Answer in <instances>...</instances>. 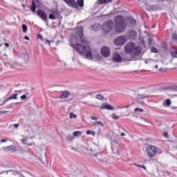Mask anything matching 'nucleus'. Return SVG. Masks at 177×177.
Masks as SVG:
<instances>
[{
  "instance_id": "obj_35",
  "label": "nucleus",
  "mask_w": 177,
  "mask_h": 177,
  "mask_svg": "<svg viewBox=\"0 0 177 177\" xmlns=\"http://www.w3.org/2000/svg\"><path fill=\"white\" fill-rule=\"evenodd\" d=\"M111 143L112 145H118V141L117 140H115V139H111Z\"/></svg>"
},
{
  "instance_id": "obj_41",
  "label": "nucleus",
  "mask_w": 177,
  "mask_h": 177,
  "mask_svg": "<svg viewBox=\"0 0 177 177\" xmlns=\"http://www.w3.org/2000/svg\"><path fill=\"white\" fill-rule=\"evenodd\" d=\"M151 50L153 52V53H157V48H156V47H152Z\"/></svg>"
},
{
  "instance_id": "obj_45",
  "label": "nucleus",
  "mask_w": 177,
  "mask_h": 177,
  "mask_svg": "<svg viewBox=\"0 0 177 177\" xmlns=\"http://www.w3.org/2000/svg\"><path fill=\"white\" fill-rule=\"evenodd\" d=\"M130 23H131V24H136V21H135V19H131L130 20Z\"/></svg>"
},
{
  "instance_id": "obj_15",
  "label": "nucleus",
  "mask_w": 177,
  "mask_h": 177,
  "mask_svg": "<svg viewBox=\"0 0 177 177\" xmlns=\"http://www.w3.org/2000/svg\"><path fill=\"white\" fill-rule=\"evenodd\" d=\"M100 109L102 110H115L114 107H113V106H111L110 104H107V103H104L102 104V106H100Z\"/></svg>"
},
{
  "instance_id": "obj_52",
  "label": "nucleus",
  "mask_w": 177,
  "mask_h": 177,
  "mask_svg": "<svg viewBox=\"0 0 177 177\" xmlns=\"http://www.w3.org/2000/svg\"><path fill=\"white\" fill-rule=\"evenodd\" d=\"M13 125H14L15 128H17V129L19 128V123L15 124Z\"/></svg>"
},
{
  "instance_id": "obj_20",
  "label": "nucleus",
  "mask_w": 177,
  "mask_h": 177,
  "mask_svg": "<svg viewBox=\"0 0 177 177\" xmlns=\"http://www.w3.org/2000/svg\"><path fill=\"white\" fill-rule=\"evenodd\" d=\"M30 10L32 12H33V13H35L36 10H37V6L35 5V1H32Z\"/></svg>"
},
{
  "instance_id": "obj_13",
  "label": "nucleus",
  "mask_w": 177,
  "mask_h": 177,
  "mask_svg": "<svg viewBox=\"0 0 177 177\" xmlns=\"http://www.w3.org/2000/svg\"><path fill=\"white\" fill-rule=\"evenodd\" d=\"M113 60L115 63H121L122 62V59L121 58V55H120V54H118V53H113Z\"/></svg>"
},
{
  "instance_id": "obj_64",
  "label": "nucleus",
  "mask_w": 177,
  "mask_h": 177,
  "mask_svg": "<svg viewBox=\"0 0 177 177\" xmlns=\"http://www.w3.org/2000/svg\"><path fill=\"white\" fill-rule=\"evenodd\" d=\"M2 100V99H0V102Z\"/></svg>"
},
{
  "instance_id": "obj_32",
  "label": "nucleus",
  "mask_w": 177,
  "mask_h": 177,
  "mask_svg": "<svg viewBox=\"0 0 177 177\" xmlns=\"http://www.w3.org/2000/svg\"><path fill=\"white\" fill-rule=\"evenodd\" d=\"M95 125H97V127H103V122L100 121H96L94 122Z\"/></svg>"
},
{
  "instance_id": "obj_42",
  "label": "nucleus",
  "mask_w": 177,
  "mask_h": 177,
  "mask_svg": "<svg viewBox=\"0 0 177 177\" xmlns=\"http://www.w3.org/2000/svg\"><path fill=\"white\" fill-rule=\"evenodd\" d=\"M21 100H26L27 99V95H23L21 96Z\"/></svg>"
},
{
  "instance_id": "obj_31",
  "label": "nucleus",
  "mask_w": 177,
  "mask_h": 177,
  "mask_svg": "<svg viewBox=\"0 0 177 177\" xmlns=\"http://www.w3.org/2000/svg\"><path fill=\"white\" fill-rule=\"evenodd\" d=\"M171 53L173 57H177V50H174Z\"/></svg>"
},
{
  "instance_id": "obj_12",
  "label": "nucleus",
  "mask_w": 177,
  "mask_h": 177,
  "mask_svg": "<svg viewBox=\"0 0 177 177\" xmlns=\"http://www.w3.org/2000/svg\"><path fill=\"white\" fill-rule=\"evenodd\" d=\"M68 6H71V8H75V9H78V4L75 3V0H64Z\"/></svg>"
},
{
  "instance_id": "obj_51",
  "label": "nucleus",
  "mask_w": 177,
  "mask_h": 177,
  "mask_svg": "<svg viewBox=\"0 0 177 177\" xmlns=\"http://www.w3.org/2000/svg\"><path fill=\"white\" fill-rule=\"evenodd\" d=\"M138 168H143V169L146 170V167H145L143 165H138Z\"/></svg>"
},
{
  "instance_id": "obj_43",
  "label": "nucleus",
  "mask_w": 177,
  "mask_h": 177,
  "mask_svg": "<svg viewBox=\"0 0 177 177\" xmlns=\"http://www.w3.org/2000/svg\"><path fill=\"white\" fill-rule=\"evenodd\" d=\"M146 9H147V10H149V11L153 10V6H147V7L146 8Z\"/></svg>"
},
{
  "instance_id": "obj_10",
  "label": "nucleus",
  "mask_w": 177,
  "mask_h": 177,
  "mask_svg": "<svg viewBox=\"0 0 177 177\" xmlns=\"http://www.w3.org/2000/svg\"><path fill=\"white\" fill-rule=\"evenodd\" d=\"M147 97H149V95L139 94L136 100L139 104H145V99Z\"/></svg>"
},
{
  "instance_id": "obj_54",
  "label": "nucleus",
  "mask_w": 177,
  "mask_h": 177,
  "mask_svg": "<svg viewBox=\"0 0 177 177\" xmlns=\"http://www.w3.org/2000/svg\"><path fill=\"white\" fill-rule=\"evenodd\" d=\"M4 45L7 47L9 48L10 45L8 43H5Z\"/></svg>"
},
{
  "instance_id": "obj_27",
  "label": "nucleus",
  "mask_w": 177,
  "mask_h": 177,
  "mask_svg": "<svg viewBox=\"0 0 177 177\" xmlns=\"http://www.w3.org/2000/svg\"><path fill=\"white\" fill-rule=\"evenodd\" d=\"M82 135L81 131H75L73 132V136H77L78 138Z\"/></svg>"
},
{
  "instance_id": "obj_55",
  "label": "nucleus",
  "mask_w": 177,
  "mask_h": 177,
  "mask_svg": "<svg viewBox=\"0 0 177 177\" xmlns=\"http://www.w3.org/2000/svg\"><path fill=\"white\" fill-rule=\"evenodd\" d=\"M25 39H27V41L30 40V37H28V36H25Z\"/></svg>"
},
{
  "instance_id": "obj_14",
  "label": "nucleus",
  "mask_w": 177,
  "mask_h": 177,
  "mask_svg": "<svg viewBox=\"0 0 177 177\" xmlns=\"http://www.w3.org/2000/svg\"><path fill=\"white\" fill-rule=\"evenodd\" d=\"M128 35L130 39L131 40L136 39V38H138V32H136L134 30H131L129 31Z\"/></svg>"
},
{
  "instance_id": "obj_62",
  "label": "nucleus",
  "mask_w": 177,
  "mask_h": 177,
  "mask_svg": "<svg viewBox=\"0 0 177 177\" xmlns=\"http://www.w3.org/2000/svg\"><path fill=\"white\" fill-rule=\"evenodd\" d=\"M50 42H53V40L50 41Z\"/></svg>"
},
{
  "instance_id": "obj_50",
  "label": "nucleus",
  "mask_w": 177,
  "mask_h": 177,
  "mask_svg": "<svg viewBox=\"0 0 177 177\" xmlns=\"http://www.w3.org/2000/svg\"><path fill=\"white\" fill-rule=\"evenodd\" d=\"M91 120H93L95 121L98 120L97 117H95V116H91Z\"/></svg>"
},
{
  "instance_id": "obj_7",
  "label": "nucleus",
  "mask_w": 177,
  "mask_h": 177,
  "mask_svg": "<svg viewBox=\"0 0 177 177\" xmlns=\"http://www.w3.org/2000/svg\"><path fill=\"white\" fill-rule=\"evenodd\" d=\"M127 42V37L124 35L119 36L115 40V45L117 46H121Z\"/></svg>"
},
{
  "instance_id": "obj_33",
  "label": "nucleus",
  "mask_w": 177,
  "mask_h": 177,
  "mask_svg": "<svg viewBox=\"0 0 177 177\" xmlns=\"http://www.w3.org/2000/svg\"><path fill=\"white\" fill-rule=\"evenodd\" d=\"M111 117L113 120H118V118H120V116L117 115L115 113H112Z\"/></svg>"
},
{
  "instance_id": "obj_47",
  "label": "nucleus",
  "mask_w": 177,
  "mask_h": 177,
  "mask_svg": "<svg viewBox=\"0 0 177 177\" xmlns=\"http://www.w3.org/2000/svg\"><path fill=\"white\" fill-rule=\"evenodd\" d=\"M8 113H9V111H0V114H6Z\"/></svg>"
},
{
  "instance_id": "obj_48",
  "label": "nucleus",
  "mask_w": 177,
  "mask_h": 177,
  "mask_svg": "<svg viewBox=\"0 0 177 177\" xmlns=\"http://www.w3.org/2000/svg\"><path fill=\"white\" fill-rule=\"evenodd\" d=\"M128 107H129V105L126 106H118V109H128Z\"/></svg>"
},
{
  "instance_id": "obj_39",
  "label": "nucleus",
  "mask_w": 177,
  "mask_h": 177,
  "mask_svg": "<svg viewBox=\"0 0 177 177\" xmlns=\"http://www.w3.org/2000/svg\"><path fill=\"white\" fill-rule=\"evenodd\" d=\"M9 98L4 100L1 104H0V106H3L7 102H9Z\"/></svg>"
},
{
  "instance_id": "obj_59",
  "label": "nucleus",
  "mask_w": 177,
  "mask_h": 177,
  "mask_svg": "<svg viewBox=\"0 0 177 177\" xmlns=\"http://www.w3.org/2000/svg\"><path fill=\"white\" fill-rule=\"evenodd\" d=\"M48 44H50V41L46 40Z\"/></svg>"
},
{
  "instance_id": "obj_38",
  "label": "nucleus",
  "mask_w": 177,
  "mask_h": 177,
  "mask_svg": "<svg viewBox=\"0 0 177 177\" xmlns=\"http://www.w3.org/2000/svg\"><path fill=\"white\" fill-rule=\"evenodd\" d=\"M66 139L67 140H69V141L73 140V139H74V136L68 135L66 136Z\"/></svg>"
},
{
  "instance_id": "obj_1",
  "label": "nucleus",
  "mask_w": 177,
  "mask_h": 177,
  "mask_svg": "<svg viewBox=\"0 0 177 177\" xmlns=\"http://www.w3.org/2000/svg\"><path fill=\"white\" fill-rule=\"evenodd\" d=\"M75 50L76 52L80 53V56H83L85 59L88 60H93V56H92V51L91 50V47L85 46L81 44H76L74 46Z\"/></svg>"
},
{
  "instance_id": "obj_16",
  "label": "nucleus",
  "mask_w": 177,
  "mask_h": 177,
  "mask_svg": "<svg viewBox=\"0 0 177 177\" xmlns=\"http://www.w3.org/2000/svg\"><path fill=\"white\" fill-rule=\"evenodd\" d=\"M77 34L80 38H82V37H84V28H82V26H79Z\"/></svg>"
},
{
  "instance_id": "obj_21",
  "label": "nucleus",
  "mask_w": 177,
  "mask_h": 177,
  "mask_svg": "<svg viewBox=\"0 0 177 177\" xmlns=\"http://www.w3.org/2000/svg\"><path fill=\"white\" fill-rule=\"evenodd\" d=\"M163 106H166V107H169V106H171V100L170 99H167L163 102Z\"/></svg>"
},
{
  "instance_id": "obj_63",
  "label": "nucleus",
  "mask_w": 177,
  "mask_h": 177,
  "mask_svg": "<svg viewBox=\"0 0 177 177\" xmlns=\"http://www.w3.org/2000/svg\"><path fill=\"white\" fill-rule=\"evenodd\" d=\"M158 71H161V69H158Z\"/></svg>"
},
{
  "instance_id": "obj_46",
  "label": "nucleus",
  "mask_w": 177,
  "mask_h": 177,
  "mask_svg": "<svg viewBox=\"0 0 177 177\" xmlns=\"http://www.w3.org/2000/svg\"><path fill=\"white\" fill-rule=\"evenodd\" d=\"M172 38H173V39H176L177 40V35H176V33H174V34L172 35Z\"/></svg>"
},
{
  "instance_id": "obj_25",
  "label": "nucleus",
  "mask_w": 177,
  "mask_h": 177,
  "mask_svg": "<svg viewBox=\"0 0 177 177\" xmlns=\"http://www.w3.org/2000/svg\"><path fill=\"white\" fill-rule=\"evenodd\" d=\"M95 98L97 99L98 100H104V97L100 94H97L95 96Z\"/></svg>"
},
{
  "instance_id": "obj_3",
  "label": "nucleus",
  "mask_w": 177,
  "mask_h": 177,
  "mask_svg": "<svg viewBox=\"0 0 177 177\" xmlns=\"http://www.w3.org/2000/svg\"><path fill=\"white\" fill-rule=\"evenodd\" d=\"M114 27V23L111 20L105 21L102 25V30L104 34H109L113 30Z\"/></svg>"
},
{
  "instance_id": "obj_4",
  "label": "nucleus",
  "mask_w": 177,
  "mask_h": 177,
  "mask_svg": "<svg viewBox=\"0 0 177 177\" xmlns=\"http://www.w3.org/2000/svg\"><path fill=\"white\" fill-rule=\"evenodd\" d=\"M142 47L138 46L134 48V50L131 53V56L133 60H139L140 59Z\"/></svg>"
},
{
  "instance_id": "obj_37",
  "label": "nucleus",
  "mask_w": 177,
  "mask_h": 177,
  "mask_svg": "<svg viewBox=\"0 0 177 177\" xmlns=\"http://www.w3.org/2000/svg\"><path fill=\"white\" fill-rule=\"evenodd\" d=\"M86 135H95V131L88 130L86 131Z\"/></svg>"
},
{
  "instance_id": "obj_2",
  "label": "nucleus",
  "mask_w": 177,
  "mask_h": 177,
  "mask_svg": "<svg viewBox=\"0 0 177 177\" xmlns=\"http://www.w3.org/2000/svg\"><path fill=\"white\" fill-rule=\"evenodd\" d=\"M127 27L125 18L122 15L116 16L115 18V31L116 32H122Z\"/></svg>"
},
{
  "instance_id": "obj_56",
  "label": "nucleus",
  "mask_w": 177,
  "mask_h": 177,
  "mask_svg": "<svg viewBox=\"0 0 177 177\" xmlns=\"http://www.w3.org/2000/svg\"><path fill=\"white\" fill-rule=\"evenodd\" d=\"M38 38H40V39H41V41H42V35H38Z\"/></svg>"
},
{
  "instance_id": "obj_26",
  "label": "nucleus",
  "mask_w": 177,
  "mask_h": 177,
  "mask_svg": "<svg viewBox=\"0 0 177 177\" xmlns=\"http://www.w3.org/2000/svg\"><path fill=\"white\" fill-rule=\"evenodd\" d=\"M19 94L16 93V94H13L11 96H10L8 97V100H12V99H17V96Z\"/></svg>"
},
{
  "instance_id": "obj_29",
  "label": "nucleus",
  "mask_w": 177,
  "mask_h": 177,
  "mask_svg": "<svg viewBox=\"0 0 177 177\" xmlns=\"http://www.w3.org/2000/svg\"><path fill=\"white\" fill-rule=\"evenodd\" d=\"M28 27L26 24L22 25L23 32H27Z\"/></svg>"
},
{
  "instance_id": "obj_28",
  "label": "nucleus",
  "mask_w": 177,
  "mask_h": 177,
  "mask_svg": "<svg viewBox=\"0 0 177 177\" xmlns=\"http://www.w3.org/2000/svg\"><path fill=\"white\" fill-rule=\"evenodd\" d=\"M10 171H10L11 172V175H19V174H20L18 171L15 169H10Z\"/></svg>"
},
{
  "instance_id": "obj_57",
  "label": "nucleus",
  "mask_w": 177,
  "mask_h": 177,
  "mask_svg": "<svg viewBox=\"0 0 177 177\" xmlns=\"http://www.w3.org/2000/svg\"><path fill=\"white\" fill-rule=\"evenodd\" d=\"M120 136H125V134L124 133H120Z\"/></svg>"
},
{
  "instance_id": "obj_36",
  "label": "nucleus",
  "mask_w": 177,
  "mask_h": 177,
  "mask_svg": "<svg viewBox=\"0 0 177 177\" xmlns=\"http://www.w3.org/2000/svg\"><path fill=\"white\" fill-rule=\"evenodd\" d=\"M69 117H70V118H77V115H75L74 113L71 112L69 114Z\"/></svg>"
},
{
  "instance_id": "obj_58",
  "label": "nucleus",
  "mask_w": 177,
  "mask_h": 177,
  "mask_svg": "<svg viewBox=\"0 0 177 177\" xmlns=\"http://www.w3.org/2000/svg\"><path fill=\"white\" fill-rule=\"evenodd\" d=\"M155 68H158V65H155Z\"/></svg>"
},
{
  "instance_id": "obj_23",
  "label": "nucleus",
  "mask_w": 177,
  "mask_h": 177,
  "mask_svg": "<svg viewBox=\"0 0 177 177\" xmlns=\"http://www.w3.org/2000/svg\"><path fill=\"white\" fill-rule=\"evenodd\" d=\"M77 3L80 8H84V0H78Z\"/></svg>"
},
{
  "instance_id": "obj_40",
  "label": "nucleus",
  "mask_w": 177,
  "mask_h": 177,
  "mask_svg": "<svg viewBox=\"0 0 177 177\" xmlns=\"http://www.w3.org/2000/svg\"><path fill=\"white\" fill-rule=\"evenodd\" d=\"M134 111H139L140 113H143V109L136 108L134 109Z\"/></svg>"
},
{
  "instance_id": "obj_8",
  "label": "nucleus",
  "mask_w": 177,
  "mask_h": 177,
  "mask_svg": "<svg viewBox=\"0 0 177 177\" xmlns=\"http://www.w3.org/2000/svg\"><path fill=\"white\" fill-rule=\"evenodd\" d=\"M136 48V45L133 42L127 43L125 46V52L126 53H132L134 49Z\"/></svg>"
},
{
  "instance_id": "obj_49",
  "label": "nucleus",
  "mask_w": 177,
  "mask_h": 177,
  "mask_svg": "<svg viewBox=\"0 0 177 177\" xmlns=\"http://www.w3.org/2000/svg\"><path fill=\"white\" fill-rule=\"evenodd\" d=\"M6 142H8V139H1V143H6Z\"/></svg>"
},
{
  "instance_id": "obj_61",
  "label": "nucleus",
  "mask_w": 177,
  "mask_h": 177,
  "mask_svg": "<svg viewBox=\"0 0 177 177\" xmlns=\"http://www.w3.org/2000/svg\"><path fill=\"white\" fill-rule=\"evenodd\" d=\"M3 45V44H0V47L2 46Z\"/></svg>"
},
{
  "instance_id": "obj_5",
  "label": "nucleus",
  "mask_w": 177,
  "mask_h": 177,
  "mask_svg": "<svg viewBox=\"0 0 177 177\" xmlns=\"http://www.w3.org/2000/svg\"><path fill=\"white\" fill-rule=\"evenodd\" d=\"M147 153L149 158H153L157 155V147L154 145H149L147 147Z\"/></svg>"
},
{
  "instance_id": "obj_24",
  "label": "nucleus",
  "mask_w": 177,
  "mask_h": 177,
  "mask_svg": "<svg viewBox=\"0 0 177 177\" xmlns=\"http://www.w3.org/2000/svg\"><path fill=\"white\" fill-rule=\"evenodd\" d=\"M48 19H50V20H56V15L50 13L49 14Z\"/></svg>"
},
{
  "instance_id": "obj_11",
  "label": "nucleus",
  "mask_w": 177,
  "mask_h": 177,
  "mask_svg": "<svg viewBox=\"0 0 177 177\" xmlns=\"http://www.w3.org/2000/svg\"><path fill=\"white\" fill-rule=\"evenodd\" d=\"M101 55L103 56V57H109V56H110V48H109L107 46L102 48Z\"/></svg>"
},
{
  "instance_id": "obj_19",
  "label": "nucleus",
  "mask_w": 177,
  "mask_h": 177,
  "mask_svg": "<svg viewBox=\"0 0 177 177\" xmlns=\"http://www.w3.org/2000/svg\"><path fill=\"white\" fill-rule=\"evenodd\" d=\"M112 0H98L97 3H100V5H103L104 3H110Z\"/></svg>"
},
{
  "instance_id": "obj_60",
  "label": "nucleus",
  "mask_w": 177,
  "mask_h": 177,
  "mask_svg": "<svg viewBox=\"0 0 177 177\" xmlns=\"http://www.w3.org/2000/svg\"><path fill=\"white\" fill-rule=\"evenodd\" d=\"M48 44H50V41L46 40Z\"/></svg>"
},
{
  "instance_id": "obj_34",
  "label": "nucleus",
  "mask_w": 177,
  "mask_h": 177,
  "mask_svg": "<svg viewBox=\"0 0 177 177\" xmlns=\"http://www.w3.org/2000/svg\"><path fill=\"white\" fill-rule=\"evenodd\" d=\"M170 91H174L175 92H177V86H172L169 87Z\"/></svg>"
},
{
  "instance_id": "obj_22",
  "label": "nucleus",
  "mask_w": 177,
  "mask_h": 177,
  "mask_svg": "<svg viewBox=\"0 0 177 177\" xmlns=\"http://www.w3.org/2000/svg\"><path fill=\"white\" fill-rule=\"evenodd\" d=\"M13 150H15V148L12 145L6 147L5 148V151H13Z\"/></svg>"
},
{
  "instance_id": "obj_9",
  "label": "nucleus",
  "mask_w": 177,
  "mask_h": 177,
  "mask_svg": "<svg viewBox=\"0 0 177 177\" xmlns=\"http://www.w3.org/2000/svg\"><path fill=\"white\" fill-rule=\"evenodd\" d=\"M37 15L39 16L40 19L44 20V21H46L48 20V15H46L44 10H37Z\"/></svg>"
},
{
  "instance_id": "obj_18",
  "label": "nucleus",
  "mask_w": 177,
  "mask_h": 177,
  "mask_svg": "<svg viewBox=\"0 0 177 177\" xmlns=\"http://www.w3.org/2000/svg\"><path fill=\"white\" fill-rule=\"evenodd\" d=\"M49 12L55 16H59V10H57V8L50 10Z\"/></svg>"
},
{
  "instance_id": "obj_53",
  "label": "nucleus",
  "mask_w": 177,
  "mask_h": 177,
  "mask_svg": "<svg viewBox=\"0 0 177 177\" xmlns=\"http://www.w3.org/2000/svg\"><path fill=\"white\" fill-rule=\"evenodd\" d=\"M163 135L165 138H168V132H165Z\"/></svg>"
},
{
  "instance_id": "obj_30",
  "label": "nucleus",
  "mask_w": 177,
  "mask_h": 177,
  "mask_svg": "<svg viewBox=\"0 0 177 177\" xmlns=\"http://www.w3.org/2000/svg\"><path fill=\"white\" fill-rule=\"evenodd\" d=\"M21 142L23 145H28V146H31V144L27 143V139H21Z\"/></svg>"
},
{
  "instance_id": "obj_44",
  "label": "nucleus",
  "mask_w": 177,
  "mask_h": 177,
  "mask_svg": "<svg viewBox=\"0 0 177 177\" xmlns=\"http://www.w3.org/2000/svg\"><path fill=\"white\" fill-rule=\"evenodd\" d=\"M10 171H12V170L3 171H2V173H0V175H1V174H5V172L6 174V175H8L9 174V172H10Z\"/></svg>"
},
{
  "instance_id": "obj_6",
  "label": "nucleus",
  "mask_w": 177,
  "mask_h": 177,
  "mask_svg": "<svg viewBox=\"0 0 177 177\" xmlns=\"http://www.w3.org/2000/svg\"><path fill=\"white\" fill-rule=\"evenodd\" d=\"M144 48H149L150 45H154V39L149 36H144L141 40Z\"/></svg>"
},
{
  "instance_id": "obj_17",
  "label": "nucleus",
  "mask_w": 177,
  "mask_h": 177,
  "mask_svg": "<svg viewBox=\"0 0 177 177\" xmlns=\"http://www.w3.org/2000/svg\"><path fill=\"white\" fill-rule=\"evenodd\" d=\"M70 92L64 91L60 96L59 99H67L70 96Z\"/></svg>"
}]
</instances>
